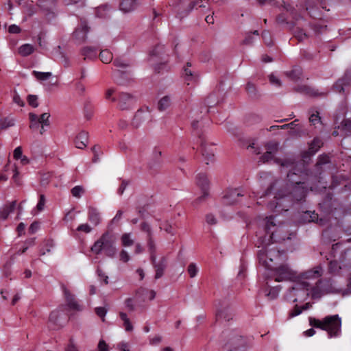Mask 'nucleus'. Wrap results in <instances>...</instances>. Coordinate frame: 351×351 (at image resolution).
Here are the masks:
<instances>
[{
    "label": "nucleus",
    "mask_w": 351,
    "mask_h": 351,
    "mask_svg": "<svg viewBox=\"0 0 351 351\" xmlns=\"http://www.w3.org/2000/svg\"><path fill=\"white\" fill-rule=\"evenodd\" d=\"M275 162L289 169L287 182L276 180L266 191V195L274 192V200L269 204V208L278 213L287 210L294 200H302L305 197L307 189L303 186L304 182L299 178L304 174L302 171L304 166L302 163H295L292 158L283 160L275 159Z\"/></svg>",
    "instance_id": "obj_1"
},
{
    "label": "nucleus",
    "mask_w": 351,
    "mask_h": 351,
    "mask_svg": "<svg viewBox=\"0 0 351 351\" xmlns=\"http://www.w3.org/2000/svg\"><path fill=\"white\" fill-rule=\"evenodd\" d=\"M266 234L263 238L261 236L258 241V247H263L259 250L258 256L259 262L267 269L272 271L276 281L294 280L297 278L294 272L286 265L276 267V264L282 260L279 251L274 248H268L271 240L274 241L289 239L290 237L282 235L285 232L284 227H277L273 217H266L263 221Z\"/></svg>",
    "instance_id": "obj_2"
},
{
    "label": "nucleus",
    "mask_w": 351,
    "mask_h": 351,
    "mask_svg": "<svg viewBox=\"0 0 351 351\" xmlns=\"http://www.w3.org/2000/svg\"><path fill=\"white\" fill-rule=\"evenodd\" d=\"M322 274V267L317 265L297 276L296 282L289 291L290 297H295L293 302L304 300L308 296L319 299L325 294L337 292L330 281L319 280Z\"/></svg>",
    "instance_id": "obj_3"
},
{
    "label": "nucleus",
    "mask_w": 351,
    "mask_h": 351,
    "mask_svg": "<svg viewBox=\"0 0 351 351\" xmlns=\"http://www.w3.org/2000/svg\"><path fill=\"white\" fill-rule=\"evenodd\" d=\"M310 324L313 327L326 330L330 338L337 337L341 335V319L338 315H328L322 320L311 318Z\"/></svg>",
    "instance_id": "obj_4"
},
{
    "label": "nucleus",
    "mask_w": 351,
    "mask_h": 351,
    "mask_svg": "<svg viewBox=\"0 0 351 351\" xmlns=\"http://www.w3.org/2000/svg\"><path fill=\"white\" fill-rule=\"evenodd\" d=\"M115 243L114 236L109 232H106L95 242L91 247V251L96 254L104 252L106 256L113 258L117 254Z\"/></svg>",
    "instance_id": "obj_5"
},
{
    "label": "nucleus",
    "mask_w": 351,
    "mask_h": 351,
    "mask_svg": "<svg viewBox=\"0 0 351 351\" xmlns=\"http://www.w3.org/2000/svg\"><path fill=\"white\" fill-rule=\"evenodd\" d=\"M152 116L149 108L145 107L138 110L136 112L132 124L134 128L140 127L142 123L152 120Z\"/></svg>",
    "instance_id": "obj_6"
},
{
    "label": "nucleus",
    "mask_w": 351,
    "mask_h": 351,
    "mask_svg": "<svg viewBox=\"0 0 351 351\" xmlns=\"http://www.w3.org/2000/svg\"><path fill=\"white\" fill-rule=\"evenodd\" d=\"M136 103L135 97L128 93H121L118 97V108L121 110L131 109Z\"/></svg>",
    "instance_id": "obj_7"
},
{
    "label": "nucleus",
    "mask_w": 351,
    "mask_h": 351,
    "mask_svg": "<svg viewBox=\"0 0 351 351\" xmlns=\"http://www.w3.org/2000/svg\"><path fill=\"white\" fill-rule=\"evenodd\" d=\"M151 261L156 270L155 278H161L164 274V271L167 267V260L165 257H162L158 262H156V256L154 254L150 255Z\"/></svg>",
    "instance_id": "obj_8"
},
{
    "label": "nucleus",
    "mask_w": 351,
    "mask_h": 351,
    "mask_svg": "<svg viewBox=\"0 0 351 351\" xmlns=\"http://www.w3.org/2000/svg\"><path fill=\"white\" fill-rule=\"evenodd\" d=\"M278 145L276 142H269L265 145L266 152L261 157L262 162H269L274 159L275 154L278 151Z\"/></svg>",
    "instance_id": "obj_9"
},
{
    "label": "nucleus",
    "mask_w": 351,
    "mask_h": 351,
    "mask_svg": "<svg viewBox=\"0 0 351 351\" xmlns=\"http://www.w3.org/2000/svg\"><path fill=\"white\" fill-rule=\"evenodd\" d=\"M243 196L241 191L237 189H231L226 191L223 195V202L226 204H234L237 203L240 197Z\"/></svg>",
    "instance_id": "obj_10"
},
{
    "label": "nucleus",
    "mask_w": 351,
    "mask_h": 351,
    "mask_svg": "<svg viewBox=\"0 0 351 351\" xmlns=\"http://www.w3.org/2000/svg\"><path fill=\"white\" fill-rule=\"evenodd\" d=\"M196 182L197 184L202 190L203 195L199 198V200H202L206 195H208L207 190L208 189L209 182L207 176L204 173L198 174L197 176Z\"/></svg>",
    "instance_id": "obj_11"
},
{
    "label": "nucleus",
    "mask_w": 351,
    "mask_h": 351,
    "mask_svg": "<svg viewBox=\"0 0 351 351\" xmlns=\"http://www.w3.org/2000/svg\"><path fill=\"white\" fill-rule=\"evenodd\" d=\"M64 294L66 298L67 306L70 310L80 311L82 310L81 305L75 300L74 295H73L68 289L64 288Z\"/></svg>",
    "instance_id": "obj_12"
},
{
    "label": "nucleus",
    "mask_w": 351,
    "mask_h": 351,
    "mask_svg": "<svg viewBox=\"0 0 351 351\" xmlns=\"http://www.w3.org/2000/svg\"><path fill=\"white\" fill-rule=\"evenodd\" d=\"M88 32V28L87 27L86 23L82 22L74 32L73 36L76 39V40L79 43H80L82 42H84L86 39Z\"/></svg>",
    "instance_id": "obj_13"
},
{
    "label": "nucleus",
    "mask_w": 351,
    "mask_h": 351,
    "mask_svg": "<svg viewBox=\"0 0 351 351\" xmlns=\"http://www.w3.org/2000/svg\"><path fill=\"white\" fill-rule=\"evenodd\" d=\"M202 155L204 158L206 163L208 165L215 160V150L206 143L202 144Z\"/></svg>",
    "instance_id": "obj_14"
},
{
    "label": "nucleus",
    "mask_w": 351,
    "mask_h": 351,
    "mask_svg": "<svg viewBox=\"0 0 351 351\" xmlns=\"http://www.w3.org/2000/svg\"><path fill=\"white\" fill-rule=\"evenodd\" d=\"M191 66V64L188 62L183 71V76L185 81L187 82V84H190L191 82H195L198 77L197 74L192 71Z\"/></svg>",
    "instance_id": "obj_15"
},
{
    "label": "nucleus",
    "mask_w": 351,
    "mask_h": 351,
    "mask_svg": "<svg viewBox=\"0 0 351 351\" xmlns=\"http://www.w3.org/2000/svg\"><path fill=\"white\" fill-rule=\"evenodd\" d=\"M137 5V0H122L120 3V10L123 12H130L134 10Z\"/></svg>",
    "instance_id": "obj_16"
},
{
    "label": "nucleus",
    "mask_w": 351,
    "mask_h": 351,
    "mask_svg": "<svg viewBox=\"0 0 351 351\" xmlns=\"http://www.w3.org/2000/svg\"><path fill=\"white\" fill-rule=\"evenodd\" d=\"M88 220L95 226H97L101 221V215L99 210L93 207L88 208Z\"/></svg>",
    "instance_id": "obj_17"
},
{
    "label": "nucleus",
    "mask_w": 351,
    "mask_h": 351,
    "mask_svg": "<svg viewBox=\"0 0 351 351\" xmlns=\"http://www.w3.org/2000/svg\"><path fill=\"white\" fill-rule=\"evenodd\" d=\"M84 60H93L97 58V49L93 47H84L81 51Z\"/></svg>",
    "instance_id": "obj_18"
},
{
    "label": "nucleus",
    "mask_w": 351,
    "mask_h": 351,
    "mask_svg": "<svg viewBox=\"0 0 351 351\" xmlns=\"http://www.w3.org/2000/svg\"><path fill=\"white\" fill-rule=\"evenodd\" d=\"M88 143V134L85 132H80L75 140V145L78 149H83Z\"/></svg>",
    "instance_id": "obj_19"
},
{
    "label": "nucleus",
    "mask_w": 351,
    "mask_h": 351,
    "mask_svg": "<svg viewBox=\"0 0 351 351\" xmlns=\"http://www.w3.org/2000/svg\"><path fill=\"white\" fill-rule=\"evenodd\" d=\"M15 203V202H12L0 209V222L5 221L8 217L10 213L14 210Z\"/></svg>",
    "instance_id": "obj_20"
},
{
    "label": "nucleus",
    "mask_w": 351,
    "mask_h": 351,
    "mask_svg": "<svg viewBox=\"0 0 351 351\" xmlns=\"http://www.w3.org/2000/svg\"><path fill=\"white\" fill-rule=\"evenodd\" d=\"M172 104V99L169 95L162 97L158 103V108L160 111H164L169 108Z\"/></svg>",
    "instance_id": "obj_21"
},
{
    "label": "nucleus",
    "mask_w": 351,
    "mask_h": 351,
    "mask_svg": "<svg viewBox=\"0 0 351 351\" xmlns=\"http://www.w3.org/2000/svg\"><path fill=\"white\" fill-rule=\"evenodd\" d=\"M119 317L121 320L123 322V326L125 328V330L126 332H131L133 330V326L132 324L130 319V318L128 317L127 314L123 312L119 313Z\"/></svg>",
    "instance_id": "obj_22"
},
{
    "label": "nucleus",
    "mask_w": 351,
    "mask_h": 351,
    "mask_svg": "<svg viewBox=\"0 0 351 351\" xmlns=\"http://www.w3.org/2000/svg\"><path fill=\"white\" fill-rule=\"evenodd\" d=\"M49 113H43L39 117L40 125H41V128L40 130V134H43L45 131V127H48L49 125Z\"/></svg>",
    "instance_id": "obj_23"
},
{
    "label": "nucleus",
    "mask_w": 351,
    "mask_h": 351,
    "mask_svg": "<svg viewBox=\"0 0 351 351\" xmlns=\"http://www.w3.org/2000/svg\"><path fill=\"white\" fill-rule=\"evenodd\" d=\"M19 53L22 56H27L34 51V47L30 44H24L19 48Z\"/></svg>",
    "instance_id": "obj_24"
},
{
    "label": "nucleus",
    "mask_w": 351,
    "mask_h": 351,
    "mask_svg": "<svg viewBox=\"0 0 351 351\" xmlns=\"http://www.w3.org/2000/svg\"><path fill=\"white\" fill-rule=\"evenodd\" d=\"M99 58H100V60L102 61V62H104L105 64L110 63L113 58L112 53L109 50H107V49L102 50L100 52Z\"/></svg>",
    "instance_id": "obj_25"
},
{
    "label": "nucleus",
    "mask_w": 351,
    "mask_h": 351,
    "mask_svg": "<svg viewBox=\"0 0 351 351\" xmlns=\"http://www.w3.org/2000/svg\"><path fill=\"white\" fill-rule=\"evenodd\" d=\"M121 242L123 247L132 246L134 243V239L132 238L130 233L123 234L121 237Z\"/></svg>",
    "instance_id": "obj_26"
},
{
    "label": "nucleus",
    "mask_w": 351,
    "mask_h": 351,
    "mask_svg": "<svg viewBox=\"0 0 351 351\" xmlns=\"http://www.w3.org/2000/svg\"><path fill=\"white\" fill-rule=\"evenodd\" d=\"M322 141L316 138H314V140L312 141V143L309 145L308 152L311 154H314L317 152V150L319 149V147L322 146Z\"/></svg>",
    "instance_id": "obj_27"
},
{
    "label": "nucleus",
    "mask_w": 351,
    "mask_h": 351,
    "mask_svg": "<svg viewBox=\"0 0 351 351\" xmlns=\"http://www.w3.org/2000/svg\"><path fill=\"white\" fill-rule=\"evenodd\" d=\"M30 121V128L34 130L37 129L40 125L39 117L34 113L30 112L29 114Z\"/></svg>",
    "instance_id": "obj_28"
},
{
    "label": "nucleus",
    "mask_w": 351,
    "mask_h": 351,
    "mask_svg": "<svg viewBox=\"0 0 351 351\" xmlns=\"http://www.w3.org/2000/svg\"><path fill=\"white\" fill-rule=\"evenodd\" d=\"M34 76L38 80L45 81L48 80L51 75L52 73L51 72H39L36 71H33Z\"/></svg>",
    "instance_id": "obj_29"
},
{
    "label": "nucleus",
    "mask_w": 351,
    "mask_h": 351,
    "mask_svg": "<svg viewBox=\"0 0 351 351\" xmlns=\"http://www.w3.org/2000/svg\"><path fill=\"white\" fill-rule=\"evenodd\" d=\"M160 228L161 230H164L165 232H167L169 234H175V229H174V228L168 221L162 222L160 225Z\"/></svg>",
    "instance_id": "obj_30"
},
{
    "label": "nucleus",
    "mask_w": 351,
    "mask_h": 351,
    "mask_svg": "<svg viewBox=\"0 0 351 351\" xmlns=\"http://www.w3.org/2000/svg\"><path fill=\"white\" fill-rule=\"evenodd\" d=\"M61 315V313L58 310L53 311L51 313L49 320L50 322L54 324H58L59 323V318Z\"/></svg>",
    "instance_id": "obj_31"
},
{
    "label": "nucleus",
    "mask_w": 351,
    "mask_h": 351,
    "mask_svg": "<svg viewBox=\"0 0 351 351\" xmlns=\"http://www.w3.org/2000/svg\"><path fill=\"white\" fill-rule=\"evenodd\" d=\"M198 268L195 263H191L189 265L187 271L191 278L195 277L198 273Z\"/></svg>",
    "instance_id": "obj_32"
},
{
    "label": "nucleus",
    "mask_w": 351,
    "mask_h": 351,
    "mask_svg": "<svg viewBox=\"0 0 351 351\" xmlns=\"http://www.w3.org/2000/svg\"><path fill=\"white\" fill-rule=\"evenodd\" d=\"M310 123L316 126L317 124H321V118L319 116V112H316L315 113H312L309 117Z\"/></svg>",
    "instance_id": "obj_33"
},
{
    "label": "nucleus",
    "mask_w": 351,
    "mask_h": 351,
    "mask_svg": "<svg viewBox=\"0 0 351 351\" xmlns=\"http://www.w3.org/2000/svg\"><path fill=\"white\" fill-rule=\"evenodd\" d=\"M46 199L44 195L41 194L39 196V200L36 206L35 210L37 212H40L44 210L45 205Z\"/></svg>",
    "instance_id": "obj_34"
},
{
    "label": "nucleus",
    "mask_w": 351,
    "mask_h": 351,
    "mask_svg": "<svg viewBox=\"0 0 351 351\" xmlns=\"http://www.w3.org/2000/svg\"><path fill=\"white\" fill-rule=\"evenodd\" d=\"M27 102L29 106L36 108L38 106V97L34 95H29L27 96Z\"/></svg>",
    "instance_id": "obj_35"
},
{
    "label": "nucleus",
    "mask_w": 351,
    "mask_h": 351,
    "mask_svg": "<svg viewBox=\"0 0 351 351\" xmlns=\"http://www.w3.org/2000/svg\"><path fill=\"white\" fill-rule=\"evenodd\" d=\"M84 193V189L80 186H75L71 190V193L73 197H80L82 194Z\"/></svg>",
    "instance_id": "obj_36"
},
{
    "label": "nucleus",
    "mask_w": 351,
    "mask_h": 351,
    "mask_svg": "<svg viewBox=\"0 0 351 351\" xmlns=\"http://www.w3.org/2000/svg\"><path fill=\"white\" fill-rule=\"evenodd\" d=\"M130 259V256L129 253L126 250H122L119 253V260L123 263H127Z\"/></svg>",
    "instance_id": "obj_37"
},
{
    "label": "nucleus",
    "mask_w": 351,
    "mask_h": 351,
    "mask_svg": "<svg viewBox=\"0 0 351 351\" xmlns=\"http://www.w3.org/2000/svg\"><path fill=\"white\" fill-rule=\"evenodd\" d=\"M12 100L14 103L16 104L21 107H23L25 106L24 101L16 92L14 93Z\"/></svg>",
    "instance_id": "obj_38"
},
{
    "label": "nucleus",
    "mask_w": 351,
    "mask_h": 351,
    "mask_svg": "<svg viewBox=\"0 0 351 351\" xmlns=\"http://www.w3.org/2000/svg\"><path fill=\"white\" fill-rule=\"evenodd\" d=\"M288 75L291 79L295 80L300 78L301 75V71L300 69H295L290 73H289Z\"/></svg>",
    "instance_id": "obj_39"
},
{
    "label": "nucleus",
    "mask_w": 351,
    "mask_h": 351,
    "mask_svg": "<svg viewBox=\"0 0 351 351\" xmlns=\"http://www.w3.org/2000/svg\"><path fill=\"white\" fill-rule=\"evenodd\" d=\"M64 351H79L78 348L74 343L73 339H71Z\"/></svg>",
    "instance_id": "obj_40"
},
{
    "label": "nucleus",
    "mask_w": 351,
    "mask_h": 351,
    "mask_svg": "<svg viewBox=\"0 0 351 351\" xmlns=\"http://www.w3.org/2000/svg\"><path fill=\"white\" fill-rule=\"evenodd\" d=\"M98 351H109L108 345L103 339L100 340L97 346Z\"/></svg>",
    "instance_id": "obj_41"
},
{
    "label": "nucleus",
    "mask_w": 351,
    "mask_h": 351,
    "mask_svg": "<svg viewBox=\"0 0 351 351\" xmlns=\"http://www.w3.org/2000/svg\"><path fill=\"white\" fill-rule=\"evenodd\" d=\"M91 230H92V228L87 223L81 224L77 228V231L84 232L86 233H89L91 231Z\"/></svg>",
    "instance_id": "obj_42"
},
{
    "label": "nucleus",
    "mask_w": 351,
    "mask_h": 351,
    "mask_svg": "<svg viewBox=\"0 0 351 351\" xmlns=\"http://www.w3.org/2000/svg\"><path fill=\"white\" fill-rule=\"evenodd\" d=\"M262 36L263 38L265 43L267 45L270 46L272 45L271 38L268 32H263L262 34Z\"/></svg>",
    "instance_id": "obj_43"
},
{
    "label": "nucleus",
    "mask_w": 351,
    "mask_h": 351,
    "mask_svg": "<svg viewBox=\"0 0 351 351\" xmlns=\"http://www.w3.org/2000/svg\"><path fill=\"white\" fill-rule=\"evenodd\" d=\"M340 267L337 261H330L329 264V270L330 272L335 273L339 271Z\"/></svg>",
    "instance_id": "obj_44"
},
{
    "label": "nucleus",
    "mask_w": 351,
    "mask_h": 351,
    "mask_svg": "<svg viewBox=\"0 0 351 351\" xmlns=\"http://www.w3.org/2000/svg\"><path fill=\"white\" fill-rule=\"evenodd\" d=\"M269 82H271V84H272L276 86H280L281 85L280 80L274 74H271L269 76Z\"/></svg>",
    "instance_id": "obj_45"
},
{
    "label": "nucleus",
    "mask_w": 351,
    "mask_h": 351,
    "mask_svg": "<svg viewBox=\"0 0 351 351\" xmlns=\"http://www.w3.org/2000/svg\"><path fill=\"white\" fill-rule=\"evenodd\" d=\"M96 314L102 318V320L104 321V317L107 313V311L103 307H97L95 308Z\"/></svg>",
    "instance_id": "obj_46"
},
{
    "label": "nucleus",
    "mask_w": 351,
    "mask_h": 351,
    "mask_svg": "<svg viewBox=\"0 0 351 351\" xmlns=\"http://www.w3.org/2000/svg\"><path fill=\"white\" fill-rule=\"evenodd\" d=\"M329 161H330L329 157L327 155L320 156L319 157L317 165H324V164L329 162Z\"/></svg>",
    "instance_id": "obj_47"
},
{
    "label": "nucleus",
    "mask_w": 351,
    "mask_h": 351,
    "mask_svg": "<svg viewBox=\"0 0 351 351\" xmlns=\"http://www.w3.org/2000/svg\"><path fill=\"white\" fill-rule=\"evenodd\" d=\"M162 341V337L160 335H156L149 339V343L153 346H156L159 344Z\"/></svg>",
    "instance_id": "obj_48"
},
{
    "label": "nucleus",
    "mask_w": 351,
    "mask_h": 351,
    "mask_svg": "<svg viewBox=\"0 0 351 351\" xmlns=\"http://www.w3.org/2000/svg\"><path fill=\"white\" fill-rule=\"evenodd\" d=\"M114 64L119 68H125L128 65L125 61L120 59H116L114 62Z\"/></svg>",
    "instance_id": "obj_49"
},
{
    "label": "nucleus",
    "mask_w": 351,
    "mask_h": 351,
    "mask_svg": "<svg viewBox=\"0 0 351 351\" xmlns=\"http://www.w3.org/2000/svg\"><path fill=\"white\" fill-rule=\"evenodd\" d=\"M8 32L11 34H19L21 32V28L16 25H11L8 28Z\"/></svg>",
    "instance_id": "obj_50"
},
{
    "label": "nucleus",
    "mask_w": 351,
    "mask_h": 351,
    "mask_svg": "<svg viewBox=\"0 0 351 351\" xmlns=\"http://www.w3.org/2000/svg\"><path fill=\"white\" fill-rule=\"evenodd\" d=\"M23 156L22 149L21 147H17L14 150V158L16 160H19Z\"/></svg>",
    "instance_id": "obj_51"
},
{
    "label": "nucleus",
    "mask_w": 351,
    "mask_h": 351,
    "mask_svg": "<svg viewBox=\"0 0 351 351\" xmlns=\"http://www.w3.org/2000/svg\"><path fill=\"white\" fill-rule=\"evenodd\" d=\"M295 121H293V122H291V123H289V124H285V125H281V126H278V125H274V126H271V127L270 128V130H271L272 129H274V128H282V129H285V128H291V129H292V128H293V127H294L295 125H296V124H295Z\"/></svg>",
    "instance_id": "obj_52"
},
{
    "label": "nucleus",
    "mask_w": 351,
    "mask_h": 351,
    "mask_svg": "<svg viewBox=\"0 0 351 351\" xmlns=\"http://www.w3.org/2000/svg\"><path fill=\"white\" fill-rule=\"evenodd\" d=\"M120 351H130L129 345L126 342H121L117 345Z\"/></svg>",
    "instance_id": "obj_53"
},
{
    "label": "nucleus",
    "mask_w": 351,
    "mask_h": 351,
    "mask_svg": "<svg viewBox=\"0 0 351 351\" xmlns=\"http://www.w3.org/2000/svg\"><path fill=\"white\" fill-rule=\"evenodd\" d=\"M206 221L208 224L213 225L216 223V219L212 214H208L206 216Z\"/></svg>",
    "instance_id": "obj_54"
},
{
    "label": "nucleus",
    "mask_w": 351,
    "mask_h": 351,
    "mask_svg": "<svg viewBox=\"0 0 351 351\" xmlns=\"http://www.w3.org/2000/svg\"><path fill=\"white\" fill-rule=\"evenodd\" d=\"M114 92H115V90L114 88H108L106 93V98L107 99H112V101H115L114 97H111Z\"/></svg>",
    "instance_id": "obj_55"
},
{
    "label": "nucleus",
    "mask_w": 351,
    "mask_h": 351,
    "mask_svg": "<svg viewBox=\"0 0 351 351\" xmlns=\"http://www.w3.org/2000/svg\"><path fill=\"white\" fill-rule=\"evenodd\" d=\"M76 90L80 94H84L86 91V87L83 84L79 82L76 85Z\"/></svg>",
    "instance_id": "obj_56"
},
{
    "label": "nucleus",
    "mask_w": 351,
    "mask_h": 351,
    "mask_svg": "<svg viewBox=\"0 0 351 351\" xmlns=\"http://www.w3.org/2000/svg\"><path fill=\"white\" fill-rule=\"evenodd\" d=\"M39 224L36 222H34L31 224L29 231L31 234H34L36 232V230L38 229Z\"/></svg>",
    "instance_id": "obj_57"
},
{
    "label": "nucleus",
    "mask_w": 351,
    "mask_h": 351,
    "mask_svg": "<svg viewBox=\"0 0 351 351\" xmlns=\"http://www.w3.org/2000/svg\"><path fill=\"white\" fill-rule=\"evenodd\" d=\"M25 228V225L24 223L21 222L18 225L16 230H17V232H18L19 236L24 233Z\"/></svg>",
    "instance_id": "obj_58"
},
{
    "label": "nucleus",
    "mask_w": 351,
    "mask_h": 351,
    "mask_svg": "<svg viewBox=\"0 0 351 351\" xmlns=\"http://www.w3.org/2000/svg\"><path fill=\"white\" fill-rule=\"evenodd\" d=\"M125 306L130 311H133L134 309V306L133 304V302L132 299L129 298L125 300Z\"/></svg>",
    "instance_id": "obj_59"
},
{
    "label": "nucleus",
    "mask_w": 351,
    "mask_h": 351,
    "mask_svg": "<svg viewBox=\"0 0 351 351\" xmlns=\"http://www.w3.org/2000/svg\"><path fill=\"white\" fill-rule=\"evenodd\" d=\"M127 186V182L125 181H123L121 184L120 185L119 188L118 189V193L119 195H122Z\"/></svg>",
    "instance_id": "obj_60"
},
{
    "label": "nucleus",
    "mask_w": 351,
    "mask_h": 351,
    "mask_svg": "<svg viewBox=\"0 0 351 351\" xmlns=\"http://www.w3.org/2000/svg\"><path fill=\"white\" fill-rule=\"evenodd\" d=\"M278 293V290L276 288L272 289L268 293V296L271 298H275Z\"/></svg>",
    "instance_id": "obj_61"
},
{
    "label": "nucleus",
    "mask_w": 351,
    "mask_h": 351,
    "mask_svg": "<svg viewBox=\"0 0 351 351\" xmlns=\"http://www.w3.org/2000/svg\"><path fill=\"white\" fill-rule=\"evenodd\" d=\"M304 92L308 93V94H310L311 95H313V96H315V95H317V93L314 91L313 90H311L310 88L308 87H304L303 88V90Z\"/></svg>",
    "instance_id": "obj_62"
},
{
    "label": "nucleus",
    "mask_w": 351,
    "mask_h": 351,
    "mask_svg": "<svg viewBox=\"0 0 351 351\" xmlns=\"http://www.w3.org/2000/svg\"><path fill=\"white\" fill-rule=\"evenodd\" d=\"M97 273H98L99 276L101 278L104 279L105 284H108V277L107 276H106L104 274H103L102 271L99 269H97Z\"/></svg>",
    "instance_id": "obj_63"
},
{
    "label": "nucleus",
    "mask_w": 351,
    "mask_h": 351,
    "mask_svg": "<svg viewBox=\"0 0 351 351\" xmlns=\"http://www.w3.org/2000/svg\"><path fill=\"white\" fill-rule=\"evenodd\" d=\"M302 310L299 308H295L290 314L291 317H295L300 315L302 313Z\"/></svg>",
    "instance_id": "obj_64"
}]
</instances>
